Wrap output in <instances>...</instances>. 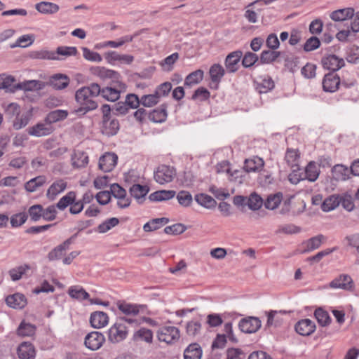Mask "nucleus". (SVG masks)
I'll return each instance as SVG.
<instances>
[{"mask_svg":"<svg viewBox=\"0 0 359 359\" xmlns=\"http://www.w3.org/2000/svg\"><path fill=\"white\" fill-rule=\"evenodd\" d=\"M104 57L109 63H113L116 61L121 64L130 65L134 60V57L131 55L119 54L116 51L110 50L104 53Z\"/></svg>","mask_w":359,"mask_h":359,"instance_id":"nucleus-10","label":"nucleus"},{"mask_svg":"<svg viewBox=\"0 0 359 359\" xmlns=\"http://www.w3.org/2000/svg\"><path fill=\"white\" fill-rule=\"evenodd\" d=\"M202 350L196 344H190L184 351V359H201Z\"/></svg>","mask_w":359,"mask_h":359,"instance_id":"nucleus-39","label":"nucleus"},{"mask_svg":"<svg viewBox=\"0 0 359 359\" xmlns=\"http://www.w3.org/2000/svg\"><path fill=\"white\" fill-rule=\"evenodd\" d=\"M104 341V336L100 332L94 331L86 335L84 343L88 349L95 351L99 349Z\"/></svg>","mask_w":359,"mask_h":359,"instance_id":"nucleus-7","label":"nucleus"},{"mask_svg":"<svg viewBox=\"0 0 359 359\" xmlns=\"http://www.w3.org/2000/svg\"><path fill=\"white\" fill-rule=\"evenodd\" d=\"M243 56L241 50H236L229 53L225 60V67L228 72L234 73L239 67V62Z\"/></svg>","mask_w":359,"mask_h":359,"instance_id":"nucleus-9","label":"nucleus"},{"mask_svg":"<svg viewBox=\"0 0 359 359\" xmlns=\"http://www.w3.org/2000/svg\"><path fill=\"white\" fill-rule=\"evenodd\" d=\"M68 294L72 298L79 300L87 299L89 297V294L80 286H72L69 287Z\"/></svg>","mask_w":359,"mask_h":359,"instance_id":"nucleus-46","label":"nucleus"},{"mask_svg":"<svg viewBox=\"0 0 359 359\" xmlns=\"http://www.w3.org/2000/svg\"><path fill=\"white\" fill-rule=\"evenodd\" d=\"M332 179L335 181H346L350 178L351 174L350 168L342 164H337L332 167Z\"/></svg>","mask_w":359,"mask_h":359,"instance_id":"nucleus-14","label":"nucleus"},{"mask_svg":"<svg viewBox=\"0 0 359 359\" xmlns=\"http://www.w3.org/2000/svg\"><path fill=\"white\" fill-rule=\"evenodd\" d=\"M119 126L117 119H104L102 120V133L107 136H113L119 130Z\"/></svg>","mask_w":359,"mask_h":359,"instance_id":"nucleus-19","label":"nucleus"},{"mask_svg":"<svg viewBox=\"0 0 359 359\" xmlns=\"http://www.w3.org/2000/svg\"><path fill=\"white\" fill-rule=\"evenodd\" d=\"M69 83V77L62 74H56L50 76L48 85L55 90H62L68 86Z\"/></svg>","mask_w":359,"mask_h":359,"instance_id":"nucleus-15","label":"nucleus"},{"mask_svg":"<svg viewBox=\"0 0 359 359\" xmlns=\"http://www.w3.org/2000/svg\"><path fill=\"white\" fill-rule=\"evenodd\" d=\"M158 338L167 344L172 343L180 338V330L174 326H165L158 331Z\"/></svg>","mask_w":359,"mask_h":359,"instance_id":"nucleus-5","label":"nucleus"},{"mask_svg":"<svg viewBox=\"0 0 359 359\" xmlns=\"http://www.w3.org/2000/svg\"><path fill=\"white\" fill-rule=\"evenodd\" d=\"M282 198L283 194L280 192L269 196L264 204L266 208L269 210H274L277 208L280 205Z\"/></svg>","mask_w":359,"mask_h":359,"instance_id":"nucleus-51","label":"nucleus"},{"mask_svg":"<svg viewBox=\"0 0 359 359\" xmlns=\"http://www.w3.org/2000/svg\"><path fill=\"white\" fill-rule=\"evenodd\" d=\"M69 248V242L64 241L62 244L59 245L53 250H52L48 255L49 260H56L60 259L65 254V252Z\"/></svg>","mask_w":359,"mask_h":359,"instance_id":"nucleus-36","label":"nucleus"},{"mask_svg":"<svg viewBox=\"0 0 359 359\" xmlns=\"http://www.w3.org/2000/svg\"><path fill=\"white\" fill-rule=\"evenodd\" d=\"M100 95L107 101L115 102L118 100L121 95V91L112 87H105L101 88L100 86Z\"/></svg>","mask_w":359,"mask_h":359,"instance_id":"nucleus-33","label":"nucleus"},{"mask_svg":"<svg viewBox=\"0 0 359 359\" xmlns=\"http://www.w3.org/2000/svg\"><path fill=\"white\" fill-rule=\"evenodd\" d=\"M340 204L339 196L332 195L327 198L321 205L324 212H329L336 208Z\"/></svg>","mask_w":359,"mask_h":359,"instance_id":"nucleus-42","label":"nucleus"},{"mask_svg":"<svg viewBox=\"0 0 359 359\" xmlns=\"http://www.w3.org/2000/svg\"><path fill=\"white\" fill-rule=\"evenodd\" d=\"M262 326V322L257 317L248 316L239 321L238 328L244 333H255Z\"/></svg>","mask_w":359,"mask_h":359,"instance_id":"nucleus-4","label":"nucleus"},{"mask_svg":"<svg viewBox=\"0 0 359 359\" xmlns=\"http://www.w3.org/2000/svg\"><path fill=\"white\" fill-rule=\"evenodd\" d=\"M109 322L107 314L103 311H95L91 313L90 323L93 327L99 329L104 327Z\"/></svg>","mask_w":359,"mask_h":359,"instance_id":"nucleus-16","label":"nucleus"},{"mask_svg":"<svg viewBox=\"0 0 359 359\" xmlns=\"http://www.w3.org/2000/svg\"><path fill=\"white\" fill-rule=\"evenodd\" d=\"M325 241L326 238L322 234L306 240L302 243V245L305 246L304 252H309L318 249Z\"/></svg>","mask_w":359,"mask_h":359,"instance_id":"nucleus-21","label":"nucleus"},{"mask_svg":"<svg viewBox=\"0 0 359 359\" xmlns=\"http://www.w3.org/2000/svg\"><path fill=\"white\" fill-rule=\"evenodd\" d=\"M314 316L321 327H327L330 325L332 318L328 312L321 307L316 309L314 311Z\"/></svg>","mask_w":359,"mask_h":359,"instance_id":"nucleus-32","label":"nucleus"},{"mask_svg":"<svg viewBox=\"0 0 359 359\" xmlns=\"http://www.w3.org/2000/svg\"><path fill=\"white\" fill-rule=\"evenodd\" d=\"M46 83L38 80H29L16 84L17 90H24L26 91L39 90L45 88Z\"/></svg>","mask_w":359,"mask_h":359,"instance_id":"nucleus-23","label":"nucleus"},{"mask_svg":"<svg viewBox=\"0 0 359 359\" xmlns=\"http://www.w3.org/2000/svg\"><path fill=\"white\" fill-rule=\"evenodd\" d=\"M127 335V327L121 321H116L108 331V339L114 344L124 340Z\"/></svg>","mask_w":359,"mask_h":359,"instance_id":"nucleus-2","label":"nucleus"},{"mask_svg":"<svg viewBox=\"0 0 359 359\" xmlns=\"http://www.w3.org/2000/svg\"><path fill=\"white\" fill-rule=\"evenodd\" d=\"M209 73L212 81L214 83H219L224 75L225 70L222 65L215 64L210 67Z\"/></svg>","mask_w":359,"mask_h":359,"instance_id":"nucleus-47","label":"nucleus"},{"mask_svg":"<svg viewBox=\"0 0 359 359\" xmlns=\"http://www.w3.org/2000/svg\"><path fill=\"white\" fill-rule=\"evenodd\" d=\"M18 355L20 359H34L35 349L29 342H22L18 348Z\"/></svg>","mask_w":359,"mask_h":359,"instance_id":"nucleus-20","label":"nucleus"},{"mask_svg":"<svg viewBox=\"0 0 359 359\" xmlns=\"http://www.w3.org/2000/svg\"><path fill=\"white\" fill-rule=\"evenodd\" d=\"M187 230V227L180 223L168 226L164 229L166 234L179 235L184 233Z\"/></svg>","mask_w":359,"mask_h":359,"instance_id":"nucleus-63","label":"nucleus"},{"mask_svg":"<svg viewBox=\"0 0 359 359\" xmlns=\"http://www.w3.org/2000/svg\"><path fill=\"white\" fill-rule=\"evenodd\" d=\"M167 106L162 104L159 107L154 109L149 114V118L151 121L156 123H162L167 118Z\"/></svg>","mask_w":359,"mask_h":359,"instance_id":"nucleus-30","label":"nucleus"},{"mask_svg":"<svg viewBox=\"0 0 359 359\" xmlns=\"http://www.w3.org/2000/svg\"><path fill=\"white\" fill-rule=\"evenodd\" d=\"M175 175V170L172 167L161 165L154 172V179L158 184H164L172 182Z\"/></svg>","mask_w":359,"mask_h":359,"instance_id":"nucleus-3","label":"nucleus"},{"mask_svg":"<svg viewBox=\"0 0 359 359\" xmlns=\"http://www.w3.org/2000/svg\"><path fill=\"white\" fill-rule=\"evenodd\" d=\"M6 304L15 309H21L27 305L25 296L20 293L9 295L6 298Z\"/></svg>","mask_w":359,"mask_h":359,"instance_id":"nucleus-17","label":"nucleus"},{"mask_svg":"<svg viewBox=\"0 0 359 359\" xmlns=\"http://www.w3.org/2000/svg\"><path fill=\"white\" fill-rule=\"evenodd\" d=\"M178 203L183 207H189L193 201L191 194L187 191H180L177 195Z\"/></svg>","mask_w":359,"mask_h":359,"instance_id":"nucleus-55","label":"nucleus"},{"mask_svg":"<svg viewBox=\"0 0 359 359\" xmlns=\"http://www.w3.org/2000/svg\"><path fill=\"white\" fill-rule=\"evenodd\" d=\"M27 214L25 212L14 214L11 217V224L16 228L22 226L27 219Z\"/></svg>","mask_w":359,"mask_h":359,"instance_id":"nucleus-56","label":"nucleus"},{"mask_svg":"<svg viewBox=\"0 0 359 359\" xmlns=\"http://www.w3.org/2000/svg\"><path fill=\"white\" fill-rule=\"evenodd\" d=\"M256 89L257 91L262 94V93H266L269 91L273 89L275 84L273 79L267 76L263 79H262L261 81H256Z\"/></svg>","mask_w":359,"mask_h":359,"instance_id":"nucleus-35","label":"nucleus"},{"mask_svg":"<svg viewBox=\"0 0 359 359\" xmlns=\"http://www.w3.org/2000/svg\"><path fill=\"white\" fill-rule=\"evenodd\" d=\"M6 116L9 119H13L20 114V107L17 103H10L5 109Z\"/></svg>","mask_w":359,"mask_h":359,"instance_id":"nucleus-62","label":"nucleus"},{"mask_svg":"<svg viewBox=\"0 0 359 359\" xmlns=\"http://www.w3.org/2000/svg\"><path fill=\"white\" fill-rule=\"evenodd\" d=\"M118 156L114 153H105L99 160V168L104 172L111 171L117 163Z\"/></svg>","mask_w":359,"mask_h":359,"instance_id":"nucleus-8","label":"nucleus"},{"mask_svg":"<svg viewBox=\"0 0 359 359\" xmlns=\"http://www.w3.org/2000/svg\"><path fill=\"white\" fill-rule=\"evenodd\" d=\"M196 201L201 206L205 208H214L216 205V201L210 196L205 194H199L195 196Z\"/></svg>","mask_w":359,"mask_h":359,"instance_id":"nucleus-38","label":"nucleus"},{"mask_svg":"<svg viewBox=\"0 0 359 359\" xmlns=\"http://www.w3.org/2000/svg\"><path fill=\"white\" fill-rule=\"evenodd\" d=\"M100 85L97 83H92L88 86L81 87L75 93L76 102L79 104L77 109H74L72 113L83 116L88 112L97 108L98 104L93 98L100 95Z\"/></svg>","mask_w":359,"mask_h":359,"instance_id":"nucleus-1","label":"nucleus"},{"mask_svg":"<svg viewBox=\"0 0 359 359\" xmlns=\"http://www.w3.org/2000/svg\"><path fill=\"white\" fill-rule=\"evenodd\" d=\"M149 191V188L147 186L139 184H133L129 190L131 196L135 198L139 203L142 202Z\"/></svg>","mask_w":359,"mask_h":359,"instance_id":"nucleus-25","label":"nucleus"},{"mask_svg":"<svg viewBox=\"0 0 359 359\" xmlns=\"http://www.w3.org/2000/svg\"><path fill=\"white\" fill-rule=\"evenodd\" d=\"M159 97L156 93L154 94L145 95L140 98L141 104L146 107H151L159 102Z\"/></svg>","mask_w":359,"mask_h":359,"instance_id":"nucleus-57","label":"nucleus"},{"mask_svg":"<svg viewBox=\"0 0 359 359\" xmlns=\"http://www.w3.org/2000/svg\"><path fill=\"white\" fill-rule=\"evenodd\" d=\"M246 354L238 348H228L226 351V359H245Z\"/></svg>","mask_w":359,"mask_h":359,"instance_id":"nucleus-64","label":"nucleus"},{"mask_svg":"<svg viewBox=\"0 0 359 359\" xmlns=\"http://www.w3.org/2000/svg\"><path fill=\"white\" fill-rule=\"evenodd\" d=\"M169 219L166 217L153 219L143 226L145 232H150L159 229L161 226L167 224Z\"/></svg>","mask_w":359,"mask_h":359,"instance_id":"nucleus-40","label":"nucleus"},{"mask_svg":"<svg viewBox=\"0 0 359 359\" xmlns=\"http://www.w3.org/2000/svg\"><path fill=\"white\" fill-rule=\"evenodd\" d=\"M15 81V78L11 75H6L5 74H0V89L6 90L8 92H15L16 84H14Z\"/></svg>","mask_w":359,"mask_h":359,"instance_id":"nucleus-34","label":"nucleus"},{"mask_svg":"<svg viewBox=\"0 0 359 359\" xmlns=\"http://www.w3.org/2000/svg\"><path fill=\"white\" fill-rule=\"evenodd\" d=\"M28 213L32 221H39L41 217H43V207L39 204L34 205L29 208Z\"/></svg>","mask_w":359,"mask_h":359,"instance_id":"nucleus-60","label":"nucleus"},{"mask_svg":"<svg viewBox=\"0 0 359 359\" xmlns=\"http://www.w3.org/2000/svg\"><path fill=\"white\" fill-rule=\"evenodd\" d=\"M204 72L201 69H197L189 74L185 79L184 85L191 86L199 83L203 79Z\"/></svg>","mask_w":359,"mask_h":359,"instance_id":"nucleus-44","label":"nucleus"},{"mask_svg":"<svg viewBox=\"0 0 359 359\" xmlns=\"http://www.w3.org/2000/svg\"><path fill=\"white\" fill-rule=\"evenodd\" d=\"M30 269V266L27 264H24L16 268L11 269L8 273L13 281H17L20 280L22 276L26 273L27 270Z\"/></svg>","mask_w":359,"mask_h":359,"instance_id":"nucleus-54","label":"nucleus"},{"mask_svg":"<svg viewBox=\"0 0 359 359\" xmlns=\"http://www.w3.org/2000/svg\"><path fill=\"white\" fill-rule=\"evenodd\" d=\"M258 3L259 0H256L248 4L245 7L244 17L250 23H256L257 22V13L252 7Z\"/></svg>","mask_w":359,"mask_h":359,"instance_id":"nucleus-53","label":"nucleus"},{"mask_svg":"<svg viewBox=\"0 0 359 359\" xmlns=\"http://www.w3.org/2000/svg\"><path fill=\"white\" fill-rule=\"evenodd\" d=\"M280 55V52L275 50H263L260 55V62L262 64H269L277 60Z\"/></svg>","mask_w":359,"mask_h":359,"instance_id":"nucleus-43","label":"nucleus"},{"mask_svg":"<svg viewBox=\"0 0 359 359\" xmlns=\"http://www.w3.org/2000/svg\"><path fill=\"white\" fill-rule=\"evenodd\" d=\"M31 115L29 113L22 114L13 121V127L15 130H20L25 128L29 122Z\"/></svg>","mask_w":359,"mask_h":359,"instance_id":"nucleus-48","label":"nucleus"},{"mask_svg":"<svg viewBox=\"0 0 359 359\" xmlns=\"http://www.w3.org/2000/svg\"><path fill=\"white\" fill-rule=\"evenodd\" d=\"M175 194L173 190H160L151 194L149 199L151 201H163L172 198Z\"/></svg>","mask_w":359,"mask_h":359,"instance_id":"nucleus-31","label":"nucleus"},{"mask_svg":"<svg viewBox=\"0 0 359 359\" xmlns=\"http://www.w3.org/2000/svg\"><path fill=\"white\" fill-rule=\"evenodd\" d=\"M322 65L324 68L335 72L344 67L345 63L343 59L335 55H329L322 59Z\"/></svg>","mask_w":359,"mask_h":359,"instance_id":"nucleus-12","label":"nucleus"},{"mask_svg":"<svg viewBox=\"0 0 359 359\" xmlns=\"http://www.w3.org/2000/svg\"><path fill=\"white\" fill-rule=\"evenodd\" d=\"M285 159L287 165L293 170V171H297L299 169V152L297 149H287L285 153Z\"/></svg>","mask_w":359,"mask_h":359,"instance_id":"nucleus-24","label":"nucleus"},{"mask_svg":"<svg viewBox=\"0 0 359 359\" xmlns=\"http://www.w3.org/2000/svg\"><path fill=\"white\" fill-rule=\"evenodd\" d=\"M340 79L334 73L327 74L323 80V88L326 92H335L340 85Z\"/></svg>","mask_w":359,"mask_h":359,"instance_id":"nucleus-11","label":"nucleus"},{"mask_svg":"<svg viewBox=\"0 0 359 359\" xmlns=\"http://www.w3.org/2000/svg\"><path fill=\"white\" fill-rule=\"evenodd\" d=\"M119 220L118 218L111 217L99 224L97 227V231L100 233H106L111 230L113 227L117 226Z\"/></svg>","mask_w":359,"mask_h":359,"instance_id":"nucleus-50","label":"nucleus"},{"mask_svg":"<svg viewBox=\"0 0 359 359\" xmlns=\"http://www.w3.org/2000/svg\"><path fill=\"white\" fill-rule=\"evenodd\" d=\"M35 8L42 14L51 15L58 12L60 7L52 2L41 1L35 5Z\"/></svg>","mask_w":359,"mask_h":359,"instance_id":"nucleus-26","label":"nucleus"},{"mask_svg":"<svg viewBox=\"0 0 359 359\" xmlns=\"http://www.w3.org/2000/svg\"><path fill=\"white\" fill-rule=\"evenodd\" d=\"M46 181V177L43 175H40L31 179L25 184V189L28 192H34L38 188L42 187Z\"/></svg>","mask_w":359,"mask_h":359,"instance_id":"nucleus-37","label":"nucleus"},{"mask_svg":"<svg viewBox=\"0 0 359 359\" xmlns=\"http://www.w3.org/2000/svg\"><path fill=\"white\" fill-rule=\"evenodd\" d=\"M354 16L353 8H344L332 11L330 14V18L334 22H342L351 19Z\"/></svg>","mask_w":359,"mask_h":359,"instance_id":"nucleus-18","label":"nucleus"},{"mask_svg":"<svg viewBox=\"0 0 359 359\" xmlns=\"http://www.w3.org/2000/svg\"><path fill=\"white\" fill-rule=\"evenodd\" d=\"M68 116V112L66 110L57 109L50 111L47 117L46 120L50 123H55L62 120L65 119Z\"/></svg>","mask_w":359,"mask_h":359,"instance_id":"nucleus-52","label":"nucleus"},{"mask_svg":"<svg viewBox=\"0 0 359 359\" xmlns=\"http://www.w3.org/2000/svg\"><path fill=\"white\" fill-rule=\"evenodd\" d=\"M72 160L74 166L76 168H82L88 164V156L84 152H78L75 154V156Z\"/></svg>","mask_w":359,"mask_h":359,"instance_id":"nucleus-59","label":"nucleus"},{"mask_svg":"<svg viewBox=\"0 0 359 359\" xmlns=\"http://www.w3.org/2000/svg\"><path fill=\"white\" fill-rule=\"evenodd\" d=\"M67 187V183L63 180H59L52 184L47 191L46 196L50 200H54L55 196L63 191Z\"/></svg>","mask_w":359,"mask_h":359,"instance_id":"nucleus-27","label":"nucleus"},{"mask_svg":"<svg viewBox=\"0 0 359 359\" xmlns=\"http://www.w3.org/2000/svg\"><path fill=\"white\" fill-rule=\"evenodd\" d=\"M330 287L333 289H341L346 291H351L354 288V283L352 278L348 274H341L332 280Z\"/></svg>","mask_w":359,"mask_h":359,"instance_id":"nucleus-6","label":"nucleus"},{"mask_svg":"<svg viewBox=\"0 0 359 359\" xmlns=\"http://www.w3.org/2000/svg\"><path fill=\"white\" fill-rule=\"evenodd\" d=\"M76 200V194L74 191H69L67 193L65 196L62 197L59 201L56 204V207L63 210H65L67 206L73 203L74 201Z\"/></svg>","mask_w":359,"mask_h":359,"instance_id":"nucleus-49","label":"nucleus"},{"mask_svg":"<svg viewBox=\"0 0 359 359\" xmlns=\"http://www.w3.org/2000/svg\"><path fill=\"white\" fill-rule=\"evenodd\" d=\"M92 73L100 77L102 80L105 79H118L119 77V74L114 70L107 69L104 67H96L95 68L91 69Z\"/></svg>","mask_w":359,"mask_h":359,"instance_id":"nucleus-22","label":"nucleus"},{"mask_svg":"<svg viewBox=\"0 0 359 359\" xmlns=\"http://www.w3.org/2000/svg\"><path fill=\"white\" fill-rule=\"evenodd\" d=\"M258 60L257 55L249 51L244 55L242 59V65L245 68H249L253 66Z\"/></svg>","mask_w":359,"mask_h":359,"instance_id":"nucleus-58","label":"nucleus"},{"mask_svg":"<svg viewBox=\"0 0 359 359\" xmlns=\"http://www.w3.org/2000/svg\"><path fill=\"white\" fill-rule=\"evenodd\" d=\"M316 324L310 319H303L298 321L295 325L296 332L302 336H309L316 330Z\"/></svg>","mask_w":359,"mask_h":359,"instance_id":"nucleus-13","label":"nucleus"},{"mask_svg":"<svg viewBox=\"0 0 359 359\" xmlns=\"http://www.w3.org/2000/svg\"><path fill=\"white\" fill-rule=\"evenodd\" d=\"M83 57L90 62H100L102 60V56L97 52L90 50L86 47L82 48Z\"/></svg>","mask_w":359,"mask_h":359,"instance_id":"nucleus-61","label":"nucleus"},{"mask_svg":"<svg viewBox=\"0 0 359 359\" xmlns=\"http://www.w3.org/2000/svg\"><path fill=\"white\" fill-rule=\"evenodd\" d=\"M52 133L50 126H47L44 123H37L36 125L29 128L28 133L30 135L41 137L50 135Z\"/></svg>","mask_w":359,"mask_h":359,"instance_id":"nucleus-29","label":"nucleus"},{"mask_svg":"<svg viewBox=\"0 0 359 359\" xmlns=\"http://www.w3.org/2000/svg\"><path fill=\"white\" fill-rule=\"evenodd\" d=\"M305 174L306 178L309 181L315 182L320 174V170L318 165L313 161L309 163L305 168Z\"/></svg>","mask_w":359,"mask_h":359,"instance_id":"nucleus-41","label":"nucleus"},{"mask_svg":"<svg viewBox=\"0 0 359 359\" xmlns=\"http://www.w3.org/2000/svg\"><path fill=\"white\" fill-rule=\"evenodd\" d=\"M36 327L30 323L22 321L17 330V333L21 337H32L35 334Z\"/></svg>","mask_w":359,"mask_h":359,"instance_id":"nucleus-45","label":"nucleus"},{"mask_svg":"<svg viewBox=\"0 0 359 359\" xmlns=\"http://www.w3.org/2000/svg\"><path fill=\"white\" fill-rule=\"evenodd\" d=\"M264 165L262 158L255 156L252 158L246 159L244 163V168L247 172H256L260 170Z\"/></svg>","mask_w":359,"mask_h":359,"instance_id":"nucleus-28","label":"nucleus"}]
</instances>
